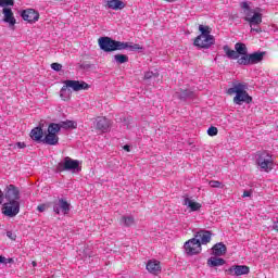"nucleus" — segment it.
<instances>
[{
	"mask_svg": "<svg viewBox=\"0 0 278 278\" xmlns=\"http://www.w3.org/2000/svg\"><path fill=\"white\" fill-rule=\"evenodd\" d=\"M241 9L245 16L244 21H247L251 27V33L262 34L261 27L254 28L257 25H262V9H252L249 2H241Z\"/></svg>",
	"mask_w": 278,
	"mask_h": 278,
	"instance_id": "1",
	"label": "nucleus"
},
{
	"mask_svg": "<svg viewBox=\"0 0 278 278\" xmlns=\"http://www.w3.org/2000/svg\"><path fill=\"white\" fill-rule=\"evenodd\" d=\"M90 88V85H88L84 80H64L63 81V87L60 90V98L62 101H70L71 96L73 92H79L80 90H88Z\"/></svg>",
	"mask_w": 278,
	"mask_h": 278,
	"instance_id": "2",
	"label": "nucleus"
},
{
	"mask_svg": "<svg viewBox=\"0 0 278 278\" xmlns=\"http://www.w3.org/2000/svg\"><path fill=\"white\" fill-rule=\"evenodd\" d=\"M227 94H236L233 98L235 105H242V103H251L253 98L247 92V85L238 83L232 88L227 90Z\"/></svg>",
	"mask_w": 278,
	"mask_h": 278,
	"instance_id": "3",
	"label": "nucleus"
},
{
	"mask_svg": "<svg viewBox=\"0 0 278 278\" xmlns=\"http://www.w3.org/2000/svg\"><path fill=\"white\" fill-rule=\"evenodd\" d=\"M200 35L194 39V46L199 49H210L216 41L212 35V28L210 26L200 25Z\"/></svg>",
	"mask_w": 278,
	"mask_h": 278,
	"instance_id": "4",
	"label": "nucleus"
},
{
	"mask_svg": "<svg viewBox=\"0 0 278 278\" xmlns=\"http://www.w3.org/2000/svg\"><path fill=\"white\" fill-rule=\"evenodd\" d=\"M98 45L101 51L105 53H112V51H123L125 45L123 41H116L110 37H100L98 39Z\"/></svg>",
	"mask_w": 278,
	"mask_h": 278,
	"instance_id": "5",
	"label": "nucleus"
},
{
	"mask_svg": "<svg viewBox=\"0 0 278 278\" xmlns=\"http://www.w3.org/2000/svg\"><path fill=\"white\" fill-rule=\"evenodd\" d=\"M8 5H14V0H0V8L2 9L3 23H8L11 29H14L16 25V17H14V12Z\"/></svg>",
	"mask_w": 278,
	"mask_h": 278,
	"instance_id": "6",
	"label": "nucleus"
},
{
	"mask_svg": "<svg viewBox=\"0 0 278 278\" xmlns=\"http://www.w3.org/2000/svg\"><path fill=\"white\" fill-rule=\"evenodd\" d=\"M48 132L46 134L45 138L42 139L43 144H49L50 147H55L58 142H60V126L55 123H51L48 126Z\"/></svg>",
	"mask_w": 278,
	"mask_h": 278,
	"instance_id": "7",
	"label": "nucleus"
},
{
	"mask_svg": "<svg viewBox=\"0 0 278 278\" xmlns=\"http://www.w3.org/2000/svg\"><path fill=\"white\" fill-rule=\"evenodd\" d=\"M58 173H64L66 170H71L72 173H79L81 168L79 167V161L73 160L71 156H65L58 165H56Z\"/></svg>",
	"mask_w": 278,
	"mask_h": 278,
	"instance_id": "8",
	"label": "nucleus"
},
{
	"mask_svg": "<svg viewBox=\"0 0 278 278\" xmlns=\"http://www.w3.org/2000/svg\"><path fill=\"white\" fill-rule=\"evenodd\" d=\"M256 164L260 166L261 170L265 173H270L273 168H275V161L273 160V155L268 154V152H262L256 157Z\"/></svg>",
	"mask_w": 278,
	"mask_h": 278,
	"instance_id": "9",
	"label": "nucleus"
},
{
	"mask_svg": "<svg viewBox=\"0 0 278 278\" xmlns=\"http://www.w3.org/2000/svg\"><path fill=\"white\" fill-rule=\"evenodd\" d=\"M21 212V202H5L2 205V214L9 218H14Z\"/></svg>",
	"mask_w": 278,
	"mask_h": 278,
	"instance_id": "10",
	"label": "nucleus"
},
{
	"mask_svg": "<svg viewBox=\"0 0 278 278\" xmlns=\"http://www.w3.org/2000/svg\"><path fill=\"white\" fill-rule=\"evenodd\" d=\"M184 249L188 255H199L202 251L201 243L195 238L189 239L185 242Z\"/></svg>",
	"mask_w": 278,
	"mask_h": 278,
	"instance_id": "11",
	"label": "nucleus"
},
{
	"mask_svg": "<svg viewBox=\"0 0 278 278\" xmlns=\"http://www.w3.org/2000/svg\"><path fill=\"white\" fill-rule=\"evenodd\" d=\"M4 199H7L8 202L20 203L21 191L14 185H9L5 189Z\"/></svg>",
	"mask_w": 278,
	"mask_h": 278,
	"instance_id": "12",
	"label": "nucleus"
},
{
	"mask_svg": "<svg viewBox=\"0 0 278 278\" xmlns=\"http://www.w3.org/2000/svg\"><path fill=\"white\" fill-rule=\"evenodd\" d=\"M226 273H228V275L240 277L242 275H249V273H251V268L247 265H232L226 270Z\"/></svg>",
	"mask_w": 278,
	"mask_h": 278,
	"instance_id": "13",
	"label": "nucleus"
},
{
	"mask_svg": "<svg viewBox=\"0 0 278 278\" xmlns=\"http://www.w3.org/2000/svg\"><path fill=\"white\" fill-rule=\"evenodd\" d=\"M53 212L55 214L66 215L68 212H71V204L64 199H60L58 202H54Z\"/></svg>",
	"mask_w": 278,
	"mask_h": 278,
	"instance_id": "14",
	"label": "nucleus"
},
{
	"mask_svg": "<svg viewBox=\"0 0 278 278\" xmlns=\"http://www.w3.org/2000/svg\"><path fill=\"white\" fill-rule=\"evenodd\" d=\"M21 16L23 21H27V23H37L38 18H40V14L34 9L22 11Z\"/></svg>",
	"mask_w": 278,
	"mask_h": 278,
	"instance_id": "15",
	"label": "nucleus"
},
{
	"mask_svg": "<svg viewBox=\"0 0 278 278\" xmlns=\"http://www.w3.org/2000/svg\"><path fill=\"white\" fill-rule=\"evenodd\" d=\"M194 239L198 240L200 247L202 244H210L212 242V232L210 230H200L194 235Z\"/></svg>",
	"mask_w": 278,
	"mask_h": 278,
	"instance_id": "16",
	"label": "nucleus"
},
{
	"mask_svg": "<svg viewBox=\"0 0 278 278\" xmlns=\"http://www.w3.org/2000/svg\"><path fill=\"white\" fill-rule=\"evenodd\" d=\"M146 268L150 275H160L162 273V263L157 260H150L148 261Z\"/></svg>",
	"mask_w": 278,
	"mask_h": 278,
	"instance_id": "17",
	"label": "nucleus"
},
{
	"mask_svg": "<svg viewBox=\"0 0 278 278\" xmlns=\"http://www.w3.org/2000/svg\"><path fill=\"white\" fill-rule=\"evenodd\" d=\"M184 205L187 206V210H189V212H199L201 207H203L201 203L197 202L192 198H185Z\"/></svg>",
	"mask_w": 278,
	"mask_h": 278,
	"instance_id": "18",
	"label": "nucleus"
},
{
	"mask_svg": "<svg viewBox=\"0 0 278 278\" xmlns=\"http://www.w3.org/2000/svg\"><path fill=\"white\" fill-rule=\"evenodd\" d=\"M96 127L99 129V131H102L105 134L110 129V119L106 117H98L96 119Z\"/></svg>",
	"mask_w": 278,
	"mask_h": 278,
	"instance_id": "19",
	"label": "nucleus"
},
{
	"mask_svg": "<svg viewBox=\"0 0 278 278\" xmlns=\"http://www.w3.org/2000/svg\"><path fill=\"white\" fill-rule=\"evenodd\" d=\"M30 138L31 140H34L35 142H42L43 138H45V131L42 130L41 127H35L34 129H31L30 131Z\"/></svg>",
	"mask_w": 278,
	"mask_h": 278,
	"instance_id": "20",
	"label": "nucleus"
},
{
	"mask_svg": "<svg viewBox=\"0 0 278 278\" xmlns=\"http://www.w3.org/2000/svg\"><path fill=\"white\" fill-rule=\"evenodd\" d=\"M106 8L109 10H124L125 2L121 0H106Z\"/></svg>",
	"mask_w": 278,
	"mask_h": 278,
	"instance_id": "21",
	"label": "nucleus"
},
{
	"mask_svg": "<svg viewBox=\"0 0 278 278\" xmlns=\"http://www.w3.org/2000/svg\"><path fill=\"white\" fill-rule=\"evenodd\" d=\"M213 255H216V257H220L223 255H225V253H227V247L220 242V243H216L213 249Z\"/></svg>",
	"mask_w": 278,
	"mask_h": 278,
	"instance_id": "22",
	"label": "nucleus"
},
{
	"mask_svg": "<svg viewBox=\"0 0 278 278\" xmlns=\"http://www.w3.org/2000/svg\"><path fill=\"white\" fill-rule=\"evenodd\" d=\"M59 126V131L62 129H77V122L75 121H65V122H60L56 124Z\"/></svg>",
	"mask_w": 278,
	"mask_h": 278,
	"instance_id": "23",
	"label": "nucleus"
},
{
	"mask_svg": "<svg viewBox=\"0 0 278 278\" xmlns=\"http://www.w3.org/2000/svg\"><path fill=\"white\" fill-rule=\"evenodd\" d=\"M250 58V65L251 64H260L264 60V52H254L251 54H248Z\"/></svg>",
	"mask_w": 278,
	"mask_h": 278,
	"instance_id": "24",
	"label": "nucleus"
},
{
	"mask_svg": "<svg viewBox=\"0 0 278 278\" xmlns=\"http://www.w3.org/2000/svg\"><path fill=\"white\" fill-rule=\"evenodd\" d=\"M223 49L229 60H238L240 58L237 50H231L229 46H224Z\"/></svg>",
	"mask_w": 278,
	"mask_h": 278,
	"instance_id": "25",
	"label": "nucleus"
},
{
	"mask_svg": "<svg viewBox=\"0 0 278 278\" xmlns=\"http://www.w3.org/2000/svg\"><path fill=\"white\" fill-rule=\"evenodd\" d=\"M207 265L211 266V268L216 266H225V261L223 258L212 256L207 260Z\"/></svg>",
	"mask_w": 278,
	"mask_h": 278,
	"instance_id": "26",
	"label": "nucleus"
},
{
	"mask_svg": "<svg viewBox=\"0 0 278 278\" xmlns=\"http://www.w3.org/2000/svg\"><path fill=\"white\" fill-rule=\"evenodd\" d=\"M235 49L238 53V55H247L249 53V49H247V45L242 42H237L235 45Z\"/></svg>",
	"mask_w": 278,
	"mask_h": 278,
	"instance_id": "27",
	"label": "nucleus"
},
{
	"mask_svg": "<svg viewBox=\"0 0 278 278\" xmlns=\"http://www.w3.org/2000/svg\"><path fill=\"white\" fill-rule=\"evenodd\" d=\"M123 51H125V49H129V51H142V47L138 43L123 42Z\"/></svg>",
	"mask_w": 278,
	"mask_h": 278,
	"instance_id": "28",
	"label": "nucleus"
},
{
	"mask_svg": "<svg viewBox=\"0 0 278 278\" xmlns=\"http://www.w3.org/2000/svg\"><path fill=\"white\" fill-rule=\"evenodd\" d=\"M114 62H116V64H126V62H129V56H127V54H115Z\"/></svg>",
	"mask_w": 278,
	"mask_h": 278,
	"instance_id": "29",
	"label": "nucleus"
},
{
	"mask_svg": "<svg viewBox=\"0 0 278 278\" xmlns=\"http://www.w3.org/2000/svg\"><path fill=\"white\" fill-rule=\"evenodd\" d=\"M237 60H238L237 63L240 64L241 66L251 65L249 53L248 54H241V58H238Z\"/></svg>",
	"mask_w": 278,
	"mask_h": 278,
	"instance_id": "30",
	"label": "nucleus"
},
{
	"mask_svg": "<svg viewBox=\"0 0 278 278\" xmlns=\"http://www.w3.org/2000/svg\"><path fill=\"white\" fill-rule=\"evenodd\" d=\"M122 223H123V225H125V227H131V225H134V223H135L134 216H131V215L123 216Z\"/></svg>",
	"mask_w": 278,
	"mask_h": 278,
	"instance_id": "31",
	"label": "nucleus"
},
{
	"mask_svg": "<svg viewBox=\"0 0 278 278\" xmlns=\"http://www.w3.org/2000/svg\"><path fill=\"white\" fill-rule=\"evenodd\" d=\"M157 77H160V73H157V72H147L146 74H144V79H155V78H157Z\"/></svg>",
	"mask_w": 278,
	"mask_h": 278,
	"instance_id": "32",
	"label": "nucleus"
},
{
	"mask_svg": "<svg viewBox=\"0 0 278 278\" xmlns=\"http://www.w3.org/2000/svg\"><path fill=\"white\" fill-rule=\"evenodd\" d=\"M207 135L208 136H218V128L214 127V126H211L208 129H207Z\"/></svg>",
	"mask_w": 278,
	"mask_h": 278,
	"instance_id": "33",
	"label": "nucleus"
},
{
	"mask_svg": "<svg viewBox=\"0 0 278 278\" xmlns=\"http://www.w3.org/2000/svg\"><path fill=\"white\" fill-rule=\"evenodd\" d=\"M208 186H211V188H223V182L218 180H211Z\"/></svg>",
	"mask_w": 278,
	"mask_h": 278,
	"instance_id": "34",
	"label": "nucleus"
},
{
	"mask_svg": "<svg viewBox=\"0 0 278 278\" xmlns=\"http://www.w3.org/2000/svg\"><path fill=\"white\" fill-rule=\"evenodd\" d=\"M51 68H52V71L60 72V71H62V64H60V63H52L51 64Z\"/></svg>",
	"mask_w": 278,
	"mask_h": 278,
	"instance_id": "35",
	"label": "nucleus"
},
{
	"mask_svg": "<svg viewBox=\"0 0 278 278\" xmlns=\"http://www.w3.org/2000/svg\"><path fill=\"white\" fill-rule=\"evenodd\" d=\"M37 210L39 211V212H47V210H49V204H39L38 206H37Z\"/></svg>",
	"mask_w": 278,
	"mask_h": 278,
	"instance_id": "36",
	"label": "nucleus"
},
{
	"mask_svg": "<svg viewBox=\"0 0 278 278\" xmlns=\"http://www.w3.org/2000/svg\"><path fill=\"white\" fill-rule=\"evenodd\" d=\"M25 147H27L25 142H17L13 146V149H25Z\"/></svg>",
	"mask_w": 278,
	"mask_h": 278,
	"instance_id": "37",
	"label": "nucleus"
},
{
	"mask_svg": "<svg viewBox=\"0 0 278 278\" xmlns=\"http://www.w3.org/2000/svg\"><path fill=\"white\" fill-rule=\"evenodd\" d=\"M7 236L10 238V240H16V235H14L12 231H8Z\"/></svg>",
	"mask_w": 278,
	"mask_h": 278,
	"instance_id": "38",
	"label": "nucleus"
},
{
	"mask_svg": "<svg viewBox=\"0 0 278 278\" xmlns=\"http://www.w3.org/2000/svg\"><path fill=\"white\" fill-rule=\"evenodd\" d=\"M251 194H252V191H249V190H245V191H243V199H247V197H251Z\"/></svg>",
	"mask_w": 278,
	"mask_h": 278,
	"instance_id": "39",
	"label": "nucleus"
},
{
	"mask_svg": "<svg viewBox=\"0 0 278 278\" xmlns=\"http://www.w3.org/2000/svg\"><path fill=\"white\" fill-rule=\"evenodd\" d=\"M273 227L276 231H278V218H276V220H274V226Z\"/></svg>",
	"mask_w": 278,
	"mask_h": 278,
	"instance_id": "40",
	"label": "nucleus"
},
{
	"mask_svg": "<svg viewBox=\"0 0 278 278\" xmlns=\"http://www.w3.org/2000/svg\"><path fill=\"white\" fill-rule=\"evenodd\" d=\"M5 262H7L5 256H1V255H0V264H5Z\"/></svg>",
	"mask_w": 278,
	"mask_h": 278,
	"instance_id": "41",
	"label": "nucleus"
},
{
	"mask_svg": "<svg viewBox=\"0 0 278 278\" xmlns=\"http://www.w3.org/2000/svg\"><path fill=\"white\" fill-rule=\"evenodd\" d=\"M124 151H127L129 153L130 149L128 144L124 146Z\"/></svg>",
	"mask_w": 278,
	"mask_h": 278,
	"instance_id": "42",
	"label": "nucleus"
},
{
	"mask_svg": "<svg viewBox=\"0 0 278 278\" xmlns=\"http://www.w3.org/2000/svg\"><path fill=\"white\" fill-rule=\"evenodd\" d=\"M2 194H3V192L0 190V204L3 203V200L1 199Z\"/></svg>",
	"mask_w": 278,
	"mask_h": 278,
	"instance_id": "43",
	"label": "nucleus"
},
{
	"mask_svg": "<svg viewBox=\"0 0 278 278\" xmlns=\"http://www.w3.org/2000/svg\"><path fill=\"white\" fill-rule=\"evenodd\" d=\"M164 1H166L167 3H175V1L177 0H164Z\"/></svg>",
	"mask_w": 278,
	"mask_h": 278,
	"instance_id": "44",
	"label": "nucleus"
},
{
	"mask_svg": "<svg viewBox=\"0 0 278 278\" xmlns=\"http://www.w3.org/2000/svg\"><path fill=\"white\" fill-rule=\"evenodd\" d=\"M33 266H36V262H33Z\"/></svg>",
	"mask_w": 278,
	"mask_h": 278,
	"instance_id": "45",
	"label": "nucleus"
}]
</instances>
